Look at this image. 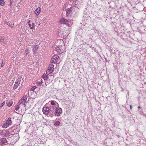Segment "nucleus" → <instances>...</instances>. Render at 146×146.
<instances>
[{"label":"nucleus","mask_w":146,"mask_h":146,"mask_svg":"<svg viewBox=\"0 0 146 146\" xmlns=\"http://www.w3.org/2000/svg\"><path fill=\"white\" fill-rule=\"evenodd\" d=\"M36 88V86H34L33 87H32L31 89V91H34V90L35 89V88Z\"/></svg>","instance_id":"nucleus-29"},{"label":"nucleus","mask_w":146,"mask_h":146,"mask_svg":"<svg viewBox=\"0 0 146 146\" xmlns=\"http://www.w3.org/2000/svg\"><path fill=\"white\" fill-rule=\"evenodd\" d=\"M27 97L26 96H24L19 101V103L25 105L26 102Z\"/></svg>","instance_id":"nucleus-5"},{"label":"nucleus","mask_w":146,"mask_h":146,"mask_svg":"<svg viewBox=\"0 0 146 146\" xmlns=\"http://www.w3.org/2000/svg\"><path fill=\"white\" fill-rule=\"evenodd\" d=\"M5 104V101H4L2 104H1L0 105V107H2L3 105Z\"/></svg>","instance_id":"nucleus-30"},{"label":"nucleus","mask_w":146,"mask_h":146,"mask_svg":"<svg viewBox=\"0 0 146 146\" xmlns=\"http://www.w3.org/2000/svg\"><path fill=\"white\" fill-rule=\"evenodd\" d=\"M60 124V122L59 121H56L54 123V125L55 126L59 125Z\"/></svg>","instance_id":"nucleus-22"},{"label":"nucleus","mask_w":146,"mask_h":146,"mask_svg":"<svg viewBox=\"0 0 146 146\" xmlns=\"http://www.w3.org/2000/svg\"><path fill=\"white\" fill-rule=\"evenodd\" d=\"M40 9V7H39L37 8L36 9Z\"/></svg>","instance_id":"nucleus-35"},{"label":"nucleus","mask_w":146,"mask_h":146,"mask_svg":"<svg viewBox=\"0 0 146 146\" xmlns=\"http://www.w3.org/2000/svg\"><path fill=\"white\" fill-rule=\"evenodd\" d=\"M40 12V10H35V13L36 14V17L39 14Z\"/></svg>","instance_id":"nucleus-15"},{"label":"nucleus","mask_w":146,"mask_h":146,"mask_svg":"<svg viewBox=\"0 0 146 146\" xmlns=\"http://www.w3.org/2000/svg\"><path fill=\"white\" fill-rule=\"evenodd\" d=\"M39 48L38 45H35L34 46H32V51L35 54L36 51Z\"/></svg>","instance_id":"nucleus-11"},{"label":"nucleus","mask_w":146,"mask_h":146,"mask_svg":"<svg viewBox=\"0 0 146 146\" xmlns=\"http://www.w3.org/2000/svg\"><path fill=\"white\" fill-rule=\"evenodd\" d=\"M5 4V3L4 0H0V5L2 6H4Z\"/></svg>","instance_id":"nucleus-19"},{"label":"nucleus","mask_w":146,"mask_h":146,"mask_svg":"<svg viewBox=\"0 0 146 146\" xmlns=\"http://www.w3.org/2000/svg\"><path fill=\"white\" fill-rule=\"evenodd\" d=\"M48 76L45 74H44L42 76V78L45 80H47L48 79Z\"/></svg>","instance_id":"nucleus-16"},{"label":"nucleus","mask_w":146,"mask_h":146,"mask_svg":"<svg viewBox=\"0 0 146 146\" xmlns=\"http://www.w3.org/2000/svg\"><path fill=\"white\" fill-rule=\"evenodd\" d=\"M5 64V63L4 62H3H3L2 63V64L1 65V67H3V66Z\"/></svg>","instance_id":"nucleus-32"},{"label":"nucleus","mask_w":146,"mask_h":146,"mask_svg":"<svg viewBox=\"0 0 146 146\" xmlns=\"http://www.w3.org/2000/svg\"><path fill=\"white\" fill-rule=\"evenodd\" d=\"M64 46L62 45L57 46L56 48V50L60 54L64 52Z\"/></svg>","instance_id":"nucleus-2"},{"label":"nucleus","mask_w":146,"mask_h":146,"mask_svg":"<svg viewBox=\"0 0 146 146\" xmlns=\"http://www.w3.org/2000/svg\"><path fill=\"white\" fill-rule=\"evenodd\" d=\"M28 53V49H26L25 51V54L26 55H27Z\"/></svg>","instance_id":"nucleus-27"},{"label":"nucleus","mask_w":146,"mask_h":146,"mask_svg":"<svg viewBox=\"0 0 146 146\" xmlns=\"http://www.w3.org/2000/svg\"><path fill=\"white\" fill-rule=\"evenodd\" d=\"M62 112V109L60 108H56L55 110V114L57 116H60Z\"/></svg>","instance_id":"nucleus-8"},{"label":"nucleus","mask_w":146,"mask_h":146,"mask_svg":"<svg viewBox=\"0 0 146 146\" xmlns=\"http://www.w3.org/2000/svg\"><path fill=\"white\" fill-rule=\"evenodd\" d=\"M50 67L46 71V73L47 74H49L52 73L54 70V65L52 64H49Z\"/></svg>","instance_id":"nucleus-3"},{"label":"nucleus","mask_w":146,"mask_h":146,"mask_svg":"<svg viewBox=\"0 0 146 146\" xmlns=\"http://www.w3.org/2000/svg\"><path fill=\"white\" fill-rule=\"evenodd\" d=\"M0 42L4 43L5 42V40L4 37L2 36H0Z\"/></svg>","instance_id":"nucleus-18"},{"label":"nucleus","mask_w":146,"mask_h":146,"mask_svg":"<svg viewBox=\"0 0 146 146\" xmlns=\"http://www.w3.org/2000/svg\"><path fill=\"white\" fill-rule=\"evenodd\" d=\"M49 113V116L51 117H52L53 116V112H52V113H50V112Z\"/></svg>","instance_id":"nucleus-28"},{"label":"nucleus","mask_w":146,"mask_h":146,"mask_svg":"<svg viewBox=\"0 0 146 146\" xmlns=\"http://www.w3.org/2000/svg\"><path fill=\"white\" fill-rule=\"evenodd\" d=\"M68 5L67 4H65L64 6L63 9L66 8H67V9H71V7L68 8Z\"/></svg>","instance_id":"nucleus-21"},{"label":"nucleus","mask_w":146,"mask_h":146,"mask_svg":"<svg viewBox=\"0 0 146 146\" xmlns=\"http://www.w3.org/2000/svg\"><path fill=\"white\" fill-rule=\"evenodd\" d=\"M14 1L13 0H10V3H9V6L10 7V8H11L12 7V3Z\"/></svg>","instance_id":"nucleus-25"},{"label":"nucleus","mask_w":146,"mask_h":146,"mask_svg":"<svg viewBox=\"0 0 146 146\" xmlns=\"http://www.w3.org/2000/svg\"><path fill=\"white\" fill-rule=\"evenodd\" d=\"M6 24L12 28L13 27V25L11 23H9L7 22L6 23Z\"/></svg>","instance_id":"nucleus-23"},{"label":"nucleus","mask_w":146,"mask_h":146,"mask_svg":"<svg viewBox=\"0 0 146 146\" xmlns=\"http://www.w3.org/2000/svg\"><path fill=\"white\" fill-rule=\"evenodd\" d=\"M9 133H10L8 130H3L0 133V135L3 137H6L8 135Z\"/></svg>","instance_id":"nucleus-7"},{"label":"nucleus","mask_w":146,"mask_h":146,"mask_svg":"<svg viewBox=\"0 0 146 146\" xmlns=\"http://www.w3.org/2000/svg\"><path fill=\"white\" fill-rule=\"evenodd\" d=\"M59 58L58 55L55 54L54 55L52 58L51 59V62L54 63H55L57 62V60H58Z\"/></svg>","instance_id":"nucleus-6"},{"label":"nucleus","mask_w":146,"mask_h":146,"mask_svg":"<svg viewBox=\"0 0 146 146\" xmlns=\"http://www.w3.org/2000/svg\"><path fill=\"white\" fill-rule=\"evenodd\" d=\"M36 83L37 85L39 86H40L42 84L41 82H40L39 80L37 81Z\"/></svg>","instance_id":"nucleus-24"},{"label":"nucleus","mask_w":146,"mask_h":146,"mask_svg":"<svg viewBox=\"0 0 146 146\" xmlns=\"http://www.w3.org/2000/svg\"><path fill=\"white\" fill-rule=\"evenodd\" d=\"M20 105H18L17 106L15 107V109L16 110H17L19 109L20 108Z\"/></svg>","instance_id":"nucleus-26"},{"label":"nucleus","mask_w":146,"mask_h":146,"mask_svg":"<svg viewBox=\"0 0 146 146\" xmlns=\"http://www.w3.org/2000/svg\"><path fill=\"white\" fill-rule=\"evenodd\" d=\"M31 23V21L30 20H29L28 22L27 23L28 24V25L29 27H30V29H33L34 28L35 26V24L34 23H32V25L30 23Z\"/></svg>","instance_id":"nucleus-10"},{"label":"nucleus","mask_w":146,"mask_h":146,"mask_svg":"<svg viewBox=\"0 0 146 146\" xmlns=\"http://www.w3.org/2000/svg\"><path fill=\"white\" fill-rule=\"evenodd\" d=\"M39 81H40V82H41V84H42V83H43V82H42V79H39V80H38Z\"/></svg>","instance_id":"nucleus-33"},{"label":"nucleus","mask_w":146,"mask_h":146,"mask_svg":"<svg viewBox=\"0 0 146 146\" xmlns=\"http://www.w3.org/2000/svg\"><path fill=\"white\" fill-rule=\"evenodd\" d=\"M138 108H140V107L139 106H138Z\"/></svg>","instance_id":"nucleus-37"},{"label":"nucleus","mask_w":146,"mask_h":146,"mask_svg":"<svg viewBox=\"0 0 146 146\" xmlns=\"http://www.w3.org/2000/svg\"><path fill=\"white\" fill-rule=\"evenodd\" d=\"M9 126V125L7 124V123H6L5 122L4 124L3 125V128H6L8 127Z\"/></svg>","instance_id":"nucleus-20"},{"label":"nucleus","mask_w":146,"mask_h":146,"mask_svg":"<svg viewBox=\"0 0 146 146\" xmlns=\"http://www.w3.org/2000/svg\"><path fill=\"white\" fill-rule=\"evenodd\" d=\"M11 118L10 117H9L8 119L5 122L6 123H7V124L9 125H10L12 123L11 121Z\"/></svg>","instance_id":"nucleus-13"},{"label":"nucleus","mask_w":146,"mask_h":146,"mask_svg":"<svg viewBox=\"0 0 146 146\" xmlns=\"http://www.w3.org/2000/svg\"><path fill=\"white\" fill-rule=\"evenodd\" d=\"M1 143L2 145L7 143V141L6 138H2L1 139Z\"/></svg>","instance_id":"nucleus-12"},{"label":"nucleus","mask_w":146,"mask_h":146,"mask_svg":"<svg viewBox=\"0 0 146 146\" xmlns=\"http://www.w3.org/2000/svg\"><path fill=\"white\" fill-rule=\"evenodd\" d=\"M60 22L61 23L63 24L67 25L70 27L72 25L73 23L71 21H69L67 19H65L63 17H62L61 18L60 20Z\"/></svg>","instance_id":"nucleus-1"},{"label":"nucleus","mask_w":146,"mask_h":146,"mask_svg":"<svg viewBox=\"0 0 146 146\" xmlns=\"http://www.w3.org/2000/svg\"><path fill=\"white\" fill-rule=\"evenodd\" d=\"M21 78V76H20V77L18 78L16 80L13 87V89L14 90H15L17 89L19 85L20 84Z\"/></svg>","instance_id":"nucleus-4"},{"label":"nucleus","mask_w":146,"mask_h":146,"mask_svg":"<svg viewBox=\"0 0 146 146\" xmlns=\"http://www.w3.org/2000/svg\"><path fill=\"white\" fill-rule=\"evenodd\" d=\"M51 104L53 106H54L55 105V101H52L51 102Z\"/></svg>","instance_id":"nucleus-31"},{"label":"nucleus","mask_w":146,"mask_h":146,"mask_svg":"<svg viewBox=\"0 0 146 146\" xmlns=\"http://www.w3.org/2000/svg\"><path fill=\"white\" fill-rule=\"evenodd\" d=\"M13 104V101L12 100H10L7 103V105L9 107L11 106Z\"/></svg>","instance_id":"nucleus-17"},{"label":"nucleus","mask_w":146,"mask_h":146,"mask_svg":"<svg viewBox=\"0 0 146 146\" xmlns=\"http://www.w3.org/2000/svg\"><path fill=\"white\" fill-rule=\"evenodd\" d=\"M132 106L131 105H130V108L131 109H132Z\"/></svg>","instance_id":"nucleus-34"},{"label":"nucleus","mask_w":146,"mask_h":146,"mask_svg":"<svg viewBox=\"0 0 146 146\" xmlns=\"http://www.w3.org/2000/svg\"><path fill=\"white\" fill-rule=\"evenodd\" d=\"M72 12V11L71 10H67V11H66V16L68 17L69 15L71 14Z\"/></svg>","instance_id":"nucleus-14"},{"label":"nucleus","mask_w":146,"mask_h":146,"mask_svg":"<svg viewBox=\"0 0 146 146\" xmlns=\"http://www.w3.org/2000/svg\"><path fill=\"white\" fill-rule=\"evenodd\" d=\"M49 108L48 107H44L43 108L42 111L43 113L46 115L48 114L49 113Z\"/></svg>","instance_id":"nucleus-9"},{"label":"nucleus","mask_w":146,"mask_h":146,"mask_svg":"<svg viewBox=\"0 0 146 146\" xmlns=\"http://www.w3.org/2000/svg\"><path fill=\"white\" fill-rule=\"evenodd\" d=\"M77 0H73V1H77Z\"/></svg>","instance_id":"nucleus-36"}]
</instances>
